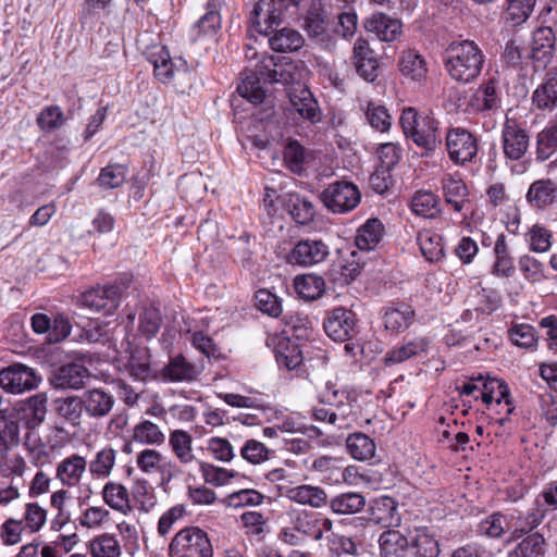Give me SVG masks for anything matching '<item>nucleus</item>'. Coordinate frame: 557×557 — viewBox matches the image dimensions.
Masks as SVG:
<instances>
[{"label":"nucleus","instance_id":"28","mask_svg":"<svg viewBox=\"0 0 557 557\" xmlns=\"http://www.w3.org/2000/svg\"><path fill=\"white\" fill-rule=\"evenodd\" d=\"M169 447L176 460L182 465H189L196 459L193 436L185 430L176 429L170 432Z\"/></svg>","mask_w":557,"mask_h":557},{"label":"nucleus","instance_id":"54","mask_svg":"<svg viewBox=\"0 0 557 557\" xmlns=\"http://www.w3.org/2000/svg\"><path fill=\"white\" fill-rule=\"evenodd\" d=\"M276 361L288 370H294L302 362V356L297 345L282 339L275 350Z\"/></svg>","mask_w":557,"mask_h":557},{"label":"nucleus","instance_id":"62","mask_svg":"<svg viewBox=\"0 0 557 557\" xmlns=\"http://www.w3.org/2000/svg\"><path fill=\"white\" fill-rule=\"evenodd\" d=\"M325 15L320 7H311L304 21V28L311 37H319L325 33L326 29Z\"/></svg>","mask_w":557,"mask_h":557},{"label":"nucleus","instance_id":"56","mask_svg":"<svg viewBox=\"0 0 557 557\" xmlns=\"http://www.w3.org/2000/svg\"><path fill=\"white\" fill-rule=\"evenodd\" d=\"M535 0H508L506 21L512 26L523 24L533 12Z\"/></svg>","mask_w":557,"mask_h":557},{"label":"nucleus","instance_id":"25","mask_svg":"<svg viewBox=\"0 0 557 557\" xmlns=\"http://www.w3.org/2000/svg\"><path fill=\"white\" fill-rule=\"evenodd\" d=\"M102 498L110 508L123 515L133 510L129 492L122 483L107 482L102 488Z\"/></svg>","mask_w":557,"mask_h":557},{"label":"nucleus","instance_id":"49","mask_svg":"<svg viewBox=\"0 0 557 557\" xmlns=\"http://www.w3.org/2000/svg\"><path fill=\"white\" fill-rule=\"evenodd\" d=\"M412 318L413 310L407 305H401L385 311L384 325L387 330L399 332L411 324Z\"/></svg>","mask_w":557,"mask_h":557},{"label":"nucleus","instance_id":"55","mask_svg":"<svg viewBox=\"0 0 557 557\" xmlns=\"http://www.w3.org/2000/svg\"><path fill=\"white\" fill-rule=\"evenodd\" d=\"M533 103L542 110L553 109L557 103V75L547 79L533 94Z\"/></svg>","mask_w":557,"mask_h":557},{"label":"nucleus","instance_id":"35","mask_svg":"<svg viewBox=\"0 0 557 557\" xmlns=\"http://www.w3.org/2000/svg\"><path fill=\"white\" fill-rule=\"evenodd\" d=\"M294 287L299 297L305 300L320 298L325 289L324 280L314 274L297 275L294 278Z\"/></svg>","mask_w":557,"mask_h":557},{"label":"nucleus","instance_id":"2","mask_svg":"<svg viewBox=\"0 0 557 557\" xmlns=\"http://www.w3.org/2000/svg\"><path fill=\"white\" fill-rule=\"evenodd\" d=\"M152 64L156 77L164 84H173L181 91L190 86V72L182 59H172L169 50L162 45H152L144 51Z\"/></svg>","mask_w":557,"mask_h":557},{"label":"nucleus","instance_id":"36","mask_svg":"<svg viewBox=\"0 0 557 557\" xmlns=\"http://www.w3.org/2000/svg\"><path fill=\"white\" fill-rule=\"evenodd\" d=\"M417 243L423 257L430 262H437L444 257L442 237L430 231L423 230L417 236Z\"/></svg>","mask_w":557,"mask_h":557},{"label":"nucleus","instance_id":"42","mask_svg":"<svg viewBox=\"0 0 557 557\" xmlns=\"http://www.w3.org/2000/svg\"><path fill=\"white\" fill-rule=\"evenodd\" d=\"M270 46L278 52L296 51L304 45V38L295 29L284 27L277 30L270 39Z\"/></svg>","mask_w":557,"mask_h":557},{"label":"nucleus","instance_id":"47","mask_svg":"<svg viewBox=\"0 0 557 557\" xmlns=\"http://www.w3.org/2000/svg\"><path fill=\"white\" fill-rule=\"evenodd\" d=\"M416 557H437L440 555V545L437 540L426 530H418L410 542Z\"/></svg>","mask_w":557,"mask_h":557},{"label":"nucleus","instance_id":"10","mask_svg":"<svg viewBox=\"0 0 557 557\" xmlns=\"http://www.w3.org/2000/svg\"><path fill=\"white\" fill-rule=\"evenodd\" d=\"M329 253V246L322 240L305 239L295 245L287 260L292 264L310 267L323 262Z\"/></svg>","mask_w":557,"mask_h":557},{"label":"nucleus","instance_id":"23","mask_svg":"<svg viewBox=\"0 0 557 557\" xmlns=\"http://www.w3.org/2000/svg\"><path fill=\"white\" fill-rule=\"evenodd\" d=\"M364 27L368 32L375 34L382 41H393L401 33V23L383 13L373 14L369 17Z\"/></svg>","mask_w":557,"mask_h":557},{"label":"nucleus","instance_id":"13","mask_svg":"<svg viewBox=\"0 0 557 557\" xmlns=\"http://www.w3.org/2000/svg\"><path fill=\"white\" fill-rule=\"evenodd\" d=\"M502 139L504 153L510 160L521 159L529 149V135L515 121H506Z\"/></svg>","mask_w":557,"mask_h":557},{"label":"nucleus","instance_id":"7","mask_svg":"<svg viewBox=\"0 0 557 557\" xmlns=\"http://www.w3.org/2000/svg\"><path fill=\"white\" fill-rule=\"evenodd\" d=\"M446 149L451 161L465 165L476 157L478 140L465 128H450L446 134Z\"/></svg>","mask_w":557,"mask_h":557},{"label":"nucleus","instance_id":"41","mask_svg":"<svg viewBox=\"0 0 557 557\" xmlns=\"http://www.w3.org/2000/svg\"><path fill=\"white\" fill-rule=\"evenodd\" d=\"M411 209L414 214L426 219L435 218L441 211L437 196L426 190H419L413 195Z\"/></svg>","mask_w":557,"mask_h":557},{"label":"nucleus","instance_id":"17","mask_svg":"<svg viewBox=\"0 0 557 557\" xmlns=\"http://www.w3.org/2000/svg\"><path fill=\"white\" fill-rule=\"evenodd\" d=\"M354 63L357 73L367 82H374L379 74V61L366 39L358 38L354 45Z\"/></svg>","mask_w":557,"mask_h":557},{"label":"nucleus","instance_id":"19","mask_svg":"<svg viewBox=\"0 0 557 557\" xmlns=\"http://www.w3.org/2000/svg\"><path fill=\"white\" fill-rule=\"evenodd\" d=\"M429 347V339L424 336H417L406 339L400 346L394 347L383 357V363L392 367L401 363L419 354L425 352Z\"/></svg>","mask_w":557,"mask_h":557},{"label":"nucleus","instance_id":"15","mask_svg":"<svg viewBox=\"0 0 557 557\" xmlns=\"http://www.w3.org/2000/svg\"><path fill=\"white\" fill-rule=\"evenodd\" d=\"M89 370L76 362L58 368L50 377V384L57 389H79L89 377Z\"/></svg>","mask_w":557,"mask_h":557},{"label":"nucleus","instance_id":"5","mask_svg":"<svg viewBox=\"0 0 557 557\" xmlns=\"http://www.w3.org/2000/svg\"><path fill=\"white\" fill-rule=\"evenodd\" d=\"M122 289L116 284L96 285L77 296L76 305L92 312L112 315L120 306Z\"/></svg>","mask_w":557,"mask_h":557},{"label":"nucleus","instance_id":"37","mask_svg":"<svg viewBox=\"0 0 557 557\" xmlns=\"http://www.w3.org/2000/svg\"><path fill=\"white\" fill-rule=\"evenodd\" d=\"M223 0H208L207 12L195 24L199 35L213 36L221 27L220 9Z\"/></svg>","mask_w":557,"mask_h":557},{"label":"nucleus","instance_id":"20","mask_svg":"<svg viewBox=\"0 0 557 557\" xmlns=\"http://www.w3.org/2000/svg\"><path fill=\"white\" fill-rule=\"evenodd\" d=\"M284 16L283 13L274 11L270 4L265 3V0H260L251 11L250 21L257 32L269 35L274 27L283 22Z\"/></svg>","mask_w":557,"mask_h":557},{"label":"nucleus","instance_id":"30","mask_svg":"<svg viewBox=\"0 0 557 557\" xmlns=\"http://www.w3.org/2000/svg\"><path fill=\"white\" fill-rule=\"evenodd\" d=\"M445 200L454 207V210L460 212L463 210L468 200V188L460 177L446 175L442 181Z\"/></svg>","mask_w":557,"mask_h":557},{"label":"nucleus","instance_id":"27","mask_svg":"<svg viewBox=\"0 0 557 557\" xmlns=\"http://www.w3.org/2000/svg\"><path fill=\"white\" fill-rule=\"evenodd\" d=\"M286 496L292 502L312 508H321L327 504V494L320 486L304 484L290 487L287 490Z\"/></svg>","mask_w":557,"mask_h":557},{"label":"nucleus","instance_id":"57","mask_svg":"<svg viewBox=\"0 0 557 557\" xmlns=\"http://www.w3.org/2000/svg\"><path fill=\"white\" fill-rule=\"evenodd\" d=\"M126 178V168L122 164H109L103 168L97 183L104 189H113L123 185Z\"/></svg>","mask_w":557,"mask_h":557},{"label":"nucleus","instance_id":"14","mask_svg":"<svg viewBox=\"0 0 557 557\" xmlns=\"http://www.w3.org/2000/svg\"><path fill=\"white\" fill-rule=\"evenodd\" d=\"M81 398L85 413L91 419L108 417L115 405L114 396L102 387L88 388Z\"/></svg>","mask_w":557,"mask_h":557},{"label":"nucleus","instance_id":"51","mask_svg":"<svg viewBox=\"0 0 557 557\" xmlns=\"http://www.w3.org/2000/svg\"><path fill=\"white\" fill-rule=\"evenodd\" d=\"M482 400L490 405L493 401L498 405L503 401L510 405L509 388L507 384L498 379H487L483 383Z\"/></svg>","mask_w":557,"mask_h":557},{"label":"nucleus","instance_id":"11","mask_svg":"<svg viewBox=\"0 0 557 557\" xmlns=\"http://www.w3.org/2000/svg\"><path fill=\"white\" fill-rule=\"evenodd\" d=\"M203 366L188 360L184 355L178 354L170 358L168 364L161 371L163 381L172 383L193 382L198 379Z\"/></svg>","mask_w":557,"mask_h":557},{"label":"nucleus","instance_id":"38","mask_svg":"<svg viewBox=\"0 0 557 557\" xmlns=\"http://www.w3.org/2000/svg\"><path fill=\"white\" fill-rule=\"evenodd\" d=\"M371 516L376 523L385 528L398 525L400 522L396 503L389 497L376 500L372 507Z\"/></svg>","mask_w":557,"mask_h":557},{"label":"nucleus","instance_id":"4","mask_svg":"<svg viewBox=\"0 0 557 557\" xmlns=\"http://www.w3.org/2000/svg\"><path fill=\"white\" fill-rule=\"evenodd\" d=\"M169 557H213V546L207 532L198 527H188L173 536Z\"/></svg>","mask_w":557,"mask_h":557},{"label":"nucleus","instance_id":"1","mask_svg":"<svg viewBox=\"0 0 557 557\" xmlns=\"http://www.w3.org/2000/svg\"><path fill=\"white\" fill-rule=\"evenodd\" d=\"M484 54L472 40L451 42L445 51V66L449 76L460 83H470L481 73Z\"/></svg>","mask_w":557,"mask_h":557},{"label":"nucleus","instance_id":"33","mask_svg":"<svg viewBox=\"0 0 557 557\" xmlns=\"http://www.w3.org/2000/svg\"><path fill=\"white\" fill-rule=\"evenodd\" d=\"M384 235V225L379 219H369L362 224L356 236V245L361 250H372Z\"/></svg>","mask_w":557,"mask_h":557},{"label":"nucleus","instance_id":"26","mask_svg":"<svg viewBox=\"0 0 557 557\" xmlns=\"http://www.w3.org/2000/svg\"><path fill=\"white\" fill-rule=\"evenodd\" d=\"M135 465L147 476H163L168 462L166 457L161 451L146 447L136 454Z\"/></svg>","mask_w":557,"mask_h":557},{"label":"nucleus","instance_id":"34","mask_svg":"<svg viewBox=\"0 0 557 557\" xmlns=\"http://www.w3.org/2000/svg\"><path fill=\"white\" fill-rule=\"evenodd\" d=\"M132 438L145 446H161L165 442V434L152 421L143 420L134 426Z\"/></svg>","mask_w":557,"mask_h":557},{"label":"nucleus","instance_id":"44","mask_svg":"<svg viewBox=\"0 0 557 557\" xmlns=\"http://www.w3.org/2000/svg\"><path fill=\"white\" fill-rule=\"evenodd\" d=\"M128 370L129 374L138 381H146L153 376L148 349L138 348L132 352L128 360Z\"/></svg>","mask_w":557,"mask_h":557},{"label":"nucleus","instance_id":"8","mask_svg":"<svg viewBox=\"0 0 557 557\" xmlns=\"http://www.w3.org/2000/svg\"><path fill=\"white\" fill-rule=\"evenodd\" d=\"M40 381L34 369L22 363H14L0 371V386L15 395L35 389Z\"/></svg>","mask_w":557,"mask_h":557},{"label":"nucleus","instance_id":"24","mask_svg":"<svg viewBox=\"0 0 557 557\" xmlns=\"http://www.w3.org/2000/svg\"><path fill=\"white\" fill-rule=\"evenodd\" d=\"M339 394V391L335 389L334 386L326 384L323 392H321L320 397L321 400L331 406H336V412L330 408L319 407L313 409V417L317 421L327 422L330 424H336L337 421H345L347 419L348 413L345 408L338 404H336V398Z\"/></svg>","mask_w":557,"mask_h":557},{"label":"nucleus","instance_id":"31","mask_svg":"<svg viewBox=\"0 0 557 557\" xmlns=\"http://www.w3.org/2000/svg\"><path fill=\"white\" fill-rule=\"evenodd\" d=\"M381 557H405L409 541L397 530H388L379 539Z\"/></svg>","mask_w":557,"mask_h":557},{"label":"nucleus","instance_id":"61","mask_svg":"<svg viewBox=\"0 0 557 557\" xmlns=\"http://www.w3.org/2000/svg\"><path fill=\"white\" fill-rule=\"evenodd\" d=\"M199 468L205 482L214 486H222L235 478L233 471L215 467L208 462H200Z\"/></svg>","mask_w":557,"mask_h":557},{"label":"nucleus","instance_id":"43","mask_svg":"<svg viewBox=\"0 0 557 557\" xmlns=\"http://www.w3.org/2000/svg\"><path fill=\"white\" fill-rule=\"evenodd\" d=\"M282 61L273 69V74L270 75V83H282L290 87H296L300 84L301 70L294 62Z\"/></svg>","mask_w":557,"mask_h":557},{"label":"nucleus","instance_id":"16","mask_svg":"<svg viewBox=\"0 0 557 557\" xmlns=\"http://www.w3.org/2000/svg\"><path fill=\"white\" fill-rule=\"evenodd\" d=\"M87 460L78 454L63 458L55 467V478L67 487H77L87 470Z\"/></svg>","mask_w":557,"mask_h":557},{"label":"nucleus","instance_id":"45","mask_svg":"<svg viewBox=\"0 0 557 557\" xmlns=\"http://www.w3.org/2000/svg\"><path fill=\"white\" fill-rule=\"evenodd\" d=\"M287 206L289 214L298 224L306 225L314 218L315 211L312 202L297 194L289 195Z\"/></svg>","mask_w":557,"mask_h":557},{"label":"nucleus","instance_id":"22","mask_svg":"<svg viewBox=\"0 0 557 557\" xmlns=\"http://www.w3.org/2000/svg\"><path fill=\"white\" fill-rule=\"evenodd\" d=\"M555 45L556 38L550 27L537 28L532 36L530 58L545 65L555 50Z\"/></svg>","mask_w":557,"mask_h":557},{"label":"nucleus","instance_id":"50","mask_svg":"<svg viewBox=\"0 0 557 557\" xmlns=\"http://www.w3.org/2000/svg\"><path fill=\"white\" fill-rule=\"evenodd\" d=\"M92 557H120L122 549L114 535L103 533L90 542Z\"/></svg>","mask_w":557,"mask_h":557},{"label":"nucleus","instance_id":"18","mask_svg":"<svg viewBox=\"0 0 557 557\" xmlns=\"http://www.w3.org/2000/svg\"><path fill=\"white\" fill-rule=\"evenodd\" d=\"M527 202L534 209L544 210L557 201V182L552 178L534 181L525 195Z\"/></svg>","mask_w":557,"mask_h":557},{"label":"nucleus","instance_id":"29","mask_svg":"<svg viewBox=\"0 0 557 557\" xmlns=\"http://www.w3.org/2000/svg\"><path fill=\"white\" fill-rule=\"evenodd\" d=\"M48 395L40 392L28 397L22 407L26 426L29 430H35L44 423L47 414Z\"/></svg>","mask_w":557,"mask_h":557},{"label":"nucleus","instance_id":"46","mask_svg":"<svg viewBox=\"0 0 557 557\" xmlns=\"http://www.w3.org/2000/svg\"><path fill=\"white\" fill-rule=\"evenodd\" d=\"M116 451L112 447L99 450L89 462V471L97 478H108L115 466Z\"/></svg>","mask_w":557,"mask_h":557},{"label":"nucleus","instance_id":"48","mask_svg":"<svg viewBox=\"0 0 557 557\" xmlns=\"http://www.w3.org/2000/svg\"><path fill=\"white\" fill-rule=\"evenodd\" d=\"M530 250L539 253L546 252L553 244V233L542 224H533L525 234Z\"/></svg>","mask_w":557,"mask_h":557},{"label":"nucleus","instance_id":"58","mask_svg":"<svg viewBox=\"0 0 557 557\" xmlns=\"http://www.w3.org/2000/svg\"><path fill=\"white\" fill-rule=\"evenodd\" d=\"M508 530H510L509 517L499 512L488 516L479 525L480 533L490 537H499Z\"/></svg>","mask_w":557,"mask_h":557},{"label":"nucleus","instance_id":"64","mask_svg":"<svg viewBox=\"0 0 557 557\" xmlns=\"http://www.w3.org/2000/svg\"><path fill=\"white\" fill-rule=\"evenodd\" d=\"M544 539L539 533L522 540L515 549V557H540L543 555Z\"/></svg>","mask_w":557,"mask_h":557},{"label":"nucleus","instance_id":"39","mask_svg":"<svg viewBox=\"0 0 557 557\" xmlns=\"http://www.w3.org/2000/svg\"><path fill=\"white\" fill-rule=\"evenodd\" d=\"M364 506V496L356 492L343 493L330 502L332 511L338 515H354L360 512Z\"/></svg>","mask_w":557,"mask_h":557},{"label":"nucleus","instance_id":"59","mask_svg":"<svg viewBox=\"0 0 557 557\" xmlns=\"http://www.w3.org/2000/svg\"><path fill=\"white\" fill-rule=\"evenodd\" d=\"M366 117L369 124L380 132L388 131L392 125L387 109L372 101H369L367 104Z\"/></svg>","mask_w":557,"mask_h":557},{"label":"nucleus","instance_id":"52","mask_svg":"<svg viewBox=\"0 0 557 557\" xmlns=\"http://www.w3.org/2000/svg\"><path fill=\"white\" fill-rule=\"evenodd\" d=\"M240 522L247 535L262 540L269 532V519L259 511H246L240 515Z\"/></svg>","mask_w":557,"mask_h":557},{"label":"nucleus","instance_id":"6","mask_svg":"<svg viewBox=\"0 0 557 557\" xmlns=\"http://www.w3.org/2000/svg\"><path fill=\"white\" fill-rule=\"evenodd\" d=\"M360 199L358 187L345 181L330 184L321 194L324 206L334 213H345L355 209Z\"/></svg>","mask_w":557,"mask_h":557},{"label":"nucleus","instance_id":"9","mask_svg":"<svg viewBox=\"0 0 557 557\" xmlns=\"http://www.w3.org/2000/svg\"><path fill=\"white\" fill-rule=\"evenodd\" d=\"M323 327L334 341H348L356 333V314L343 307L334 308L327 312Z\"/></svg>","mask_w":557,"mask_h":557},{"label":"nucleus","instance_id":"40","mask_svg":"<svg viewBox=\"0 0 557 557\" xmlns=\"http://www.w3.org/2000/svg\"><path fill=\"white\" fill-rule=\"evenodd\" d=\"M349 454L356 460H370L375 455V443L363 433H354L346 440Z\"/></svg>","mask_w":557,"mask_h":557},{"label":"nucleus","instance_id":"60","mask_svg":"<svg viewBox=\"0 0 557 557\" xmlns=\"http://www.w3.org/2000/svg\"><path fill=\"white\" fill-rule=\"evenodd\" d=\"M498 97L493 81L479 88L473 98L472 106L480 111L492 110L498 107Z\"/></svg>","mask_w":557,"mask_h":557},{"label":"nucleus","instance_id":"3","mask_svg":"<svg viewBox=\"0 0 557 557\" xmlns=\"http://www.w3.org/2000/svg\"><path fill=\"white\" fill-rule=\"evenodd\" d=\"M400 125L406 137L425 150H435L442 143L437 121L432 115L419 114L412 107L403 110Z\"/></svg>","mask_w":557,"mask_h":557},{"label":"nucleus","instance_id":"53","mask_svg":"<svg viewBox=\"0 0 557 557\" xmlns=\"http://www.w3.org/2000/svg\"><path fill=\"white\" fill-rule=\"evenodd\" d=\"M342 459L329 456H322L314 459L311 469L320 472L323 478L333 483H342L343 472L341 471Z\"/></svg>","mask_w":557,"mask_h":557},{"label":"nucleus","instance_id":"32","mask_svg":"<svg viewBox=\"0 0 557 557\" xmlns=\"http://www.w3.org/2000/svg\"><path fill=\"white\" fill-rule=\"evenodd\" d=\"M399 71L405 77L413 82H421L426 77L428 66L423 57L417 51L407 50L399 60Z\"/></svg>","mask_w":557,"mask_h":557},{"label":"nucleus","instance_id":"21","mask_svg":"<svg viewBox=\"0 0 557 557\" xmlns=\"http://www.w3.org/2000/svg\"><path fill=\"white\" fill-rule=\"evenodd\" d=\"M55 414L73 428L82 425L85 412L81 396L71 395L53 400Z\"/></svg>","mask_w":557,"mask_h":557},{"label":"nucleus","instance_id":"12","mask_svg":"<svg viewBox=\"0 0 557 557\" xmlns=\"http://www.w3.org/2000/svg\"><path fill=\"white\" fill-rule=\"evenodd\" d=\"M292 110L299 114L300 117L313 124L321 121L322 112L318 101L311 91L304 85L290 87L287 90Z\"/></svg>","mask_w":557,"mask_h":557},{"label":"nucleus","instance_id":"63","mask_svg":"<svg viewBox=\"0 0 557 557\" xmlns=\"http://www.w3.org/2000/svg\"><path fill=\"white\" fill-rule=\"evenodd\" d=\"M64 122L65 117L59 106L46 107L37 117L38 126L45 132L58 129Z\"/></svg>","mask_w":557,"mask_h":557}]
</instances>
